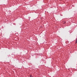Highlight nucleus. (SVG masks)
I'll list each match as a JSON object with an SVG mask.
<instances>
[{
    "label": "nucleus",
    "instance_id": "2",
    "mask_svg": "<svg viewBox=\"0 0 77 77\" xmlns=\"http://www.w3.org/2000/svg\"><path fill=\"white\" fill-rule=\"evenodd\" d=\"M30 77H33V76H32V75H30Z\"/></svg>",
    "mask_w": 77,
    "mask_h": 77
},
{
    "label": "nucleus",
    "instance_id": "1",
    "mask_svg": "<svg viewBox=\"0 0 77 77\" xmlns=\"http://www.w3.org/2000/svg\"><path fill=\"white\" fill-rule=\"evenodd\" d=\"M75 42H76V44H77V38H76V39Z\"/></svg>",
    "mask_w": 77,
    "mask_h": 77
}]
</instances>
